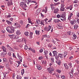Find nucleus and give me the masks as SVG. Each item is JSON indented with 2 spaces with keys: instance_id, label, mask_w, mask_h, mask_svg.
I'll use <instances>...</instances> for the list:
<instances>
[{
  "instance_id": "obj_59",
  "label": "nucleus",
  "mask_w": 79,
  "mask_h": 79,
  "mask_svg": "<svg viewBox=\"0 0 79 79\" xmlns=\"http://www.w3.org/2000/svg\"><path fill=\"white\" fill-rule=\"evenodd\" d=\"M19 39V37H18V36H16L15 39Z\"/></svg>"
},
{
  "instance_id": "obj_21",
  "label": "nucleus",
  "mask_w": 79,
  "mask_h": 79,
  "mask_svg": "<svg viewBox=\"0 0 79 79\" xmlns=\"http://www.w3.org/2000/svg\"><path fill=\"white\" fill-rule=\"evenodd\" d=\"M17 64H16L17 67H18L21 64V62L19 61H17Z\"/></svg>"
},
{
  "instance_id": "obj_13",
  "label": "nucleus",
  "mask_w": 79,
  "mask_h": 79,
  "mask_svg": "<svg viewBox=\"0 0 79 79\" xmlns=\"http://www.w3.org/2000/svg\"><path fill=\"white\" fill-rule=\"evenodd\" d=\"M73 15V13H71L68 16V19L69 20H70L71 19V16Z\"/></svg>"
},
{
  "instance_id": "obj_23",
  "label": "nucleus",
  "mask_w": 79,
  "mask_h": 79,
  "mask_svg": "<svg viewBox=\"0 0 79 79\" xmlns=\"http://www.w3.org/2000/svg\"><path fill=\"white\" fill-rule=\"evenodd\" d=\"M44 20H42L40 21V24L42 26H44Z\"/></svg>"
},
{
  "instance_id": "obj_30",
  "label": "nucleus",
  "mask_w": 79,
  "mask_h": 79,
  "mask_svg": "<svg viewBox=\"0 0 79 79\" xmlns=\"http://www.w3.org/2000/svg\"><path fill=\"white\" fill-rule=\"evenodd\" d=\"M74 27V29H77V28H78V26L77 24H75V25Z\"/></svg>"
},
{
  "instance_id": "obj_64",
  "label": "nucleus",
  "mask_w": 79,
  "mask_h": 79,
  "mask_svg": "<svg viewBox=\"0 0 79 79\" xmlns=\"http://www.w3.org/2000/svg\"><path fill=\"white\" fill-rule=\"evenodd\" d=\"M76 62L77 63L79 64V61L77 60H76Z\"/></svg>"
},
{
  "instance_id": "obj_18",
  "label": "nucleus",
  "mask_w": 79,
  "mask_h": 79,
  "mask_svg": "<svg viewBox=\"0 0 79 79\" xmlns=\"http://www.w3.org/2000/svg\"><path fill=\"white\" fill-rule=\"evenodd\" d=\"M17 56L18 57V59L19 60H23V58H22V57H21V56H19V53H17Z\"/></svg>"
},
{
  "instance_id": "obj_50",
  "label": "nucleus",
  "mask_w": 79,
  "mask_h": 79,
  "mask_svg": "<svg viewBox=\"0 0 79 79\" xmlns=\"http://www.w3.org/2000/svg\"><path fill=\"white\" fill-rule=\"evenodd\" d=\"M43 38H46V37H47V36L46 35H43Z\"/></svg>"
},
{
  "instance_id": "obj_56",
  "label": "nucleus",
  "mask_w": 79,
  "mask_h": 79,
  "mask_svg": "<svg viewBox=\"0 0 79 79\" xmlns=\"http://www.w3.org/2000/svg\"><path fill=\"white\" fill-rule=\"evenodd\" d=\"M8 55H9V56H11V53L10 52H9L8 53Z\"/></svg>"
},
{
  "instance_id": "obj_12",
  "label": "nucleus",
  "mask_w": 79,
  "mask_h": 79,
  "mask_svg": "<svg viewBox=\"0 0 79 79\" xmlns=\"http://www.w3.org/2000/svg\"><path fill=\"white\" fill-rule=\"evenodd\" d=\"M58 11H59V9L58 8H56L55 9H54V13H58Z\"/></svg>"
},
{
  "instance_id": "obj_8",
  "label": "nucleus",
  "mask_w": 79,
  "mask_h": 79,
  "mask_svg": "<svg viewBox=\"0 0 79 79\" xmlns=\"http://www.w3.org/2000/svg\"><path fill=\"white\" fill-rule=\"evenodd\" d=\"M20 6L21 7H24V8H26L27 7V5L25 3L21 2L20 4Z\"/></svg>"
},
{
  "instance_id": "obj_19",
  "label": "nucleus",
  "mask_w": 79,
  "mask_h": 79,
  "mask_svg": "<svg viewBox=\"0 0 79 79\" xmlns=\"http://www.w3.org/2000/svg\"><path fill=\"white\" fill-rule=\"evenodd\" d=\"M32 35H33V33H32V32H30V36H29V38H30V39H32Z\"/></svg>"
},
{
  "instance_id": "obj_36",
  "label": "nucleus",
  "mask_w": 79,
  "mask_h": 79,
  "mask_svg": "<svg viewBox=\"0 0 79 79\" xmlns=\"http://www.w3.org/2000/svg\"><path fill=\"white\" fill-rule=\"evenodd\" d=\"M61 78H62L63 79H66V77H65V76H64V75H61Z\"/></svg>"
},
{
  "instance_id": "obj_47",
  "label": "nucleus",
  "mask_w": 79,
  "mask_h": 79,
  "mask_svg": "<svg viewBox=\"0 0 79 79\" xmlns=\"http://www.w3.org/2000/svg\"><path fill=\"white\" fill-rule=\"evenodd\" d=\"M43 58L44 57L42 56H40L39 58V60H42V59H43Z\"/></svg>"
},
{
  "instance_id": "obj_45",
  "label": "nucleus",
  "mask_w": 79,
  "mask_h": 79,
  "mask_svg": "<svg viewBox=\"0 0 79 79\" xmlns=\"http://www.w3.org/2000/svg\"><path fill=\"white\" fill-rule=\"evenodd\" d=\"M12 39H16V36H15V35H13Z\"/></svg>"
},
{
  "instance_id": "obj_5",
  "label": "nucleus",
  "mask_w": 79,
  "mask_h": 79,
  "mask_svg": "<svg viewBox=\"0 0 79 79\" xmlns=\"http://www.w3.org/2000/svg\"><path fill=\"white\" fill-rule=\"evenodd\" d=\"M47 69L50 74H52L53 73V71H54V68H52V67L49 68H48Z\"/></svg>"
},
{
  "instance_id": "obj_24",
  "label": "nucleus",
  "mask_w": 79,
  "mask_h": 79,
  "mask_svg": "<svg viewBox=\"0 0 79 79\" xmlns=\"http://www.w3.org/2000/svg\"><path fill=\"white\" fill-rule=\"evenodd\" d=\"M22 41L23 42H25V44H26V39L24 38H23L22 40Z\"/></svg>"
},
{
  "instance_id": "obj_6",
  "label": "nucleus",
  "mask_w": 79,
  "mask_h": 79,
  "mask_svg": "<svg viewBox=\"0 0 79 79\" xmlns=\"http://www.w3.org/2000/svg\"><path fill=\"white\" fill-rule=\"evenodd\" d=\"M67 55V52H64V54H59V56L58 57H60V58H63V57L64 56V57H66V56Z\"/></svg>"
},
{
  "instance_id": "obj_52",
  "label": "nucleus",
  "mask_w": 79,
  "mask_h": 79,
  "mask_svg": "<svg viewBox=\"0 0 79 79\" xmlns=\"http://www.w3.org/2000/svg\"><path fill=\"white\" fill-rule=\"evenodd\" d=\"M15 74L13 73V76H12V78L13 79H15Z\"/></svg>"
},
{
  "instance_id": "obj_46",
  "label": "nucleus",
  "mask_w": 79,
  "mask_h": 79,
  "mask_svg": "<svg viewBox=\"0 0 79 79\" xmlns=\"http://www.w3.org/2000/svg\"><path fill=\"white\" fill-rule=\"evenodd\" d=\"M57 17L58 18H61V15H60L58 14L57 15Z\"/></svg>"
},
{
  "instance_id": "obj_20",
  "label": "nucleus",
  "mask_w": 79,
  "mask_h": 79,
  "mask_svg": "<svg viewBox=\"0 0 79 79\" xmlns=\"http://www.w3.org/2000/svg\"><path fill=\"white\" fill-rule=\"evenodd\" d=\"M53 56H57V52L56 51H54L53 52Z\"/></svg>"
},
{
  "instance_id": "obj_48",
  "label": "nucleus",
  "mask_w": 79,
  "mask_h": 79,
  "mask_svg": "<svg viewBox=\"0 0 79 79\" xmlns=\"http://www.w3.org/2000/svg\"><path fill=\"white\" fill-rule=\"evenodd\" d=\"M39 52H40V53H42V52H43V49L42 48H41L40 50H39Z\"/></svg>"
},
{
  "instance_id": "obj_54",
  "label": "nucleus",
  "mask_w": 79,
  "mask_h": 79,
  "mask_svg": "<svg viewBox=\"0 0 79 79\" xmlns=\"http://www.w3.org/2000/svg\"><path fill=\"white\" fill-rule=\"evenodd\" d=\"M10 37L11 39H13V35H10Z\"/></svg>"
},
{
  "instance_id": "obj_4",
  "label": "nucleus",
  "mask_w": 79,
  "mask_h": 79,
  "mask_svg": "<svg viewBox=\"0 0 79 79\" xmlns=\"http://www.w3.org/2000/svg\"><path fill=\"white\" fill-rule=\"evenodd\" d=\"M61 5L62 6L60 8V11H64V0H61Z\"/></svg>"
},
{
  "instance_id": "obj_61",
  "label": "nucleus",
  "mask_w": 79,
  "mask_h": 79,
  "mask_svg": "<svg viewBox=\"0 0 79 79\" xmlns=\"http://www.w3.org/2000/svg\"><path fill=\"white\" fill-rule=\"evenodd\" d=\"M51 8L52 9V10H54L55 9V7H52Z\"/></svg>"
},
{
  "instance_id": "obj_15",
  "label": "nucleus",
  "mask_w": 79,
  "mask_h": 79,
  "mask_svg": "<svg viewBox=\"0 0 79 79\" xmlns=\"http://www.w3.org/2000/svg\"><path fill=\"white\" fill-rule=\"evenodd\" d=\"M56 63H57L58 65H60L61 64V61L60 60H57L56 61Z\"/></svg>"
},
{
  "instance_id": "obj_39",
  "label": "nucleus",
  "mask_w": 79,
  "mask_h": 79,
  "mask_svg": "<svg viewBox=\"0 0 79 79\" xmlns=\"http://www.w3.org/2000/svg\"><path fill=\"white\" fill-rule=\"evenodd\" d=\"M47 9H48V7H46L45 8V13H46L47 12Z\"/></svg>"
},
{
  "instance_id": "obj_16",
  "label": "nucleus",
  "mask_w": 79,
  "mask_h": 79,
  "mask_svg": "<svg viewBox=\"0 0 79 79\" xmlns=\"http://www.w3.org/2000/svg\"><path fill=\"white\" fill-rule=\"evenodd\" d=\"M59 21H60V20L58 19H54V22L55 23H58Z\"/></svg>"
},
{
  "instance_id": "obj_57",
  "label": "nucleus",
  "mask_w": 79,
  "mask_h": 79,
  "mask_svg": "<svg viewBox=\"0 0 79 79\" xmlns=\"http://www.w3.org/2000/svg\"><path fill=\"white\" fill-rule=\"evenodd\" d=\"M68 35H71V32L70 31H69L68 32Z\"/></svg>"
},
{
  "instance_id": "obj_34",
  "label": "nucleus",
  "mask_w": 79,
  "mask_h": 79,
  "mask_svg": "<svg viewBox=\"0 0 79 79\" xmlns=\"http://www.w3.org/2000/svg\"><path fill=\"white\" fill-rule=\"evenodd\" d=\"M6 21L8 24H11V22L8 20H6Z\"/></svg>"
},
{
  "instance_id": "obj_35",
  "label": "nucleus",
  "mask_w": 79,
  "mask_h": 79,
  "mask_svg": "<svg viewBox=\"0 0 79 79\" xmlns=\"http://www.w3.org/2000/svg\"><path fill=\"white\" fill-rule=\"evenodd\" d=\"M44 54L45 55H47V54L48 53V52L47 51H45L44 52Z\"/></svg>"
},
{
  "instance_id": "obj_42",
  "label": "nucleus",
  "mask_w": 79,
  "mask_h": 79,
  "mask_svg": "<svg viewBox=\"0 0 79 79\" xmlns=\"http://www.w3.org/2000/svg\"><path fill=\"white\" fill-rule=\"evenodd\" d=\"M31 51H32L33 53H35V51L34 48H32Z\"/></svg>"
},
{
  "instance_id": "obj_17",
  "label": "nucleus",
  "mask_w": 79,
  "mask_h": 79,
  "mask_svg": "<svg viewBox=\"0 0 79 79\" xmlns=\"http://www.w3.org/2000/svg\"><path fill=\"white\" fill-rule=\"evenodd\" d=\"M40 20H36V21L35 22L36 24H37L38 25H39V24H40Z\"/></svg>"
},
{
  "instance_id": "obj_43",
  "label": "nucleus",
  "mask_w": 79,
  "mask_h": 79,
  "mask_svg": "<svg viewBox=\"0 0 79 79\" xmlns=\"http://www.w3.org/2000/svg\"><path fill=\"white\" fill-rule=\"evenodd\" d=\"M48 19H45V21L46 22V23L47 24V23H48Z\"/></svg>"
},
{
  "instance_id": "obj_49",
  "label": "nucleus",
  "mask_w": 79,
  "mask_h": 79,
  "mask_svg": "<svg viewBox=\"0 0 79 79\" xmlns=\"http://www.w3.org/2000/svg\"><path fill=\"white\" fill-rule=\"evenodd\" d=\"M28 48V47H27V46L25 45V46L24 47V49H25V50H27Z\"/></svg>"
},
{
  "instance_id": "obj_29",
  "label": "nucleus",
  "mask_w": 79,
  "mask_h": 79,
  "mask_svg": "<svg viewBox=\"0 0 79 79\" xmlns=\"http://www.w3.org/2000/svg\"><path fill=\"white\" fill-rule=\"evenodd\" d=\"M28 20L29 23H31V24H33V23H32L31 21V19H30V18H28Z\"/></svg>"
},
{
  "instance_id": "obj_28",
  "label": "nucleus",
  "mask_w": 79,
  "mask_h": 79,
  "mask_svg": "<svg viewBox=\"0 0 79 79\" xmlns=\"http://www.w3.org/2000/svg\"><path fill=\"white\" fill-rule=\"evenodd\" d=\"M64 66L66 69H68V66L66 64H64Z\"/></svg>"
},
{
  "instance_id": "obj_14",
  "label": "nucleus",
  "mask_w": 79,
  "mask_h": 79,
  "mask_svg": "<svg viewBox=\"0 0 79 79\" xmlns=\"http://www.w3.org/2000/svg\"><path fill=\"white\" fill-rule=\"evenodd\" d=\"M16 34L17 35H20L21 34V31L19 30H18L16 32Z\"/></svg>"
},
{
  "instance_id": "obj_53",
  "label": "nucleus",
  "mask_w": 79,
  "mask_h": 79,
  "mask_svg": "<svg viewBox=\"0 0 79 79\" xmlns=\"http://www.w3.org/2000/svg\"><path fill=\"white\" fill-rule=\"evenodd\" d=\"M4 68V66H2V65H0V69H2Z\"/></svg>"
},
{
  "instance_id": "obj_22",
  "label": "nucleus",
  "mask_w": 79,
  "mask_h": 79,
  "mask_svg": "<svg viewBox=\"0 0 79 79\" xmlns=\"http://www.w3.org/2000/svg\"><path fill=\"white\" fill-rule=\"evenodd\" d=\"M27 1L29 3H30V2H31V3H36V2L34 1H32L31 0H27Z\"/></svg>"
},
{
  "instance_id": "obj_31",
  "label": "nucleus",
  "mask_w": 79,
  "mask_h": 79,
  "mask_svg": "<svg viewBox=\"0 0 79 79\" xmlns=\"http://www.w3.org/2000/svg\"><path fill=\"white\" fill-rule=\"evenodd\" d=\"M57 27L59 29H63V26H60V25H58L57 26Z\"/></svg>"
},
{
  "instance_id": "obj_10",
  "label": "nucleus",
  "mask_w": 79,
  "mask_h": 79,
  "mask_svg": "<svg viewBox=\"0 0 79 79\" xmlns=\"http://www.w3.org/2000/svg\"><path fill=\"white\" fill-rule=\"evenodd\" d=\"M70 23L72 25H73L74 24H75V23H76V21L75 20H74V19H73V20H71L70 21Z\"/></svg>"
},
{
  "instance_id": "obj_63",
  "label": "nucleus",
  "mask_w": 79,
  "mask_h": 79,
  "mask_svg": "<svg viewBox=\"0 0 79 79\" xmlns=\"http://www.w3.org/2000/svg\"><path fill=\"white\" fill-rule=\"evenodd\" d=\"M77 16L78 17H79V13H77Z\"/></svg>"
},
{
  "instance_id": "obj_38",
  "label": "nucleus",
  "mask_w": 79,
  "mask_h": 79,
  "mask_svg": "<svg viewBox=\"0 0 79 79\" xmlns=\"http://www.w3.org/2000/svg\"><path fill=\"white\" fill-rule=\"evenodd\" d=\"M19 23L21 24L22 25H23V20H20L19 21Z\"/></svg>"
},
{
  "instance_id": "obj_62",
  "label": "nucleus",
  "mask_w": 79,
  "mask_h": 79,
  "mask_svg": "<svg viewBox=\"0 0 79 79\" xmlns=\"http://www.w3.org/2000/svg\"><path fill=\"white\" fill-rule=\"evenodd\" d=\"M24 78L25 79H29V78L28 77H24Z\"/></svg>"
},
{
  "instance_id": "obj_3",
  "label": "nucleus",
  "mask_w": 79,
  "mask_h": 79,
  "mask_svg": "<svg viewBox=\"0 0 79 79\" xmlns=\"http://www.w3.org/2000/svg\"><path fill=\"white\" fill-rule=\"evenodd\" d=\"M1 48L3 50V52H5V53L3 52L2 53H1V55L2 56L3 55H5L6 54V48L4 46H2L1 47Z\"/></svg>"
},
{
  "instance_id": "obj_32",
  "label": "nucleus",
  "mask_w": 79,
  "mask_h": 79,
  "mask_svg": "<svg viewBox=\"0 0 79 79\" xmlns=\"http://www.w3.org/2000/svg\"><path fill=\"white\" fill-rule=\"evenodd\" d=\"M39 32H40V31L36 30L35 33L36 34H37V35H39L40 34Z\"/></svg>"
},
{
  "instance_id": "obj_9",
  "label": "nucleus",
  "mask_w": 79,
  "mask_h": 79,
  "mask_svg": "<svg viewBox=\"0 0 79 79\" xmlns=\"http://www.w3.org/2000/svg\"><path fill=\"white\" fill-rule=\"evenodd\" d=\"M12 5H13V2H12V0L10 1L7 3V5L8 6H10Z\"/></svg>"
},
{
  "instance_id": "obj_25",
  "label": "nucleus",
  "mask_w": 79,
  "mask_h": 79,
  "mask_svg": "<svg viewBox=\"0 0 79 79\" xmlns=\"http://www.w3.org/2000/svg\"><path fill=\"white\" fill-rule=\"evenodd\" d=\"M24 34L25 35L27 36V37H28V36H29V32L28 31L25 32Z\"/></svg>"
},
{
  "instance_id": "obj_2",
  "label": "nucleus",
  "mask_w": 79,
  "mask_h": 79,
  "mask_svg": "<svg viewBox=\"0 0 79 79\" xmlns=\"http://www.w3.org/2000/svg\"><path fill=\"white\" fill-rule=\"evenodd\" d=\"M61 18H62L63 19H60L62 21H63L66 20V12H64L62 13L61 15H60Z\"/></svg>"
},
{
  "instance_id": "obj_55",
  "label": "nucleus",
  "mask_w": 79,
  "mask_h": 79,
  "mask_svg": "<svg viewBox=\"0 0 79 79\" xmlns=\"http://www.w3.org/2000/svg\"><path fill=\"white\" fill-rule=\"evenodd\" d=\"M9 20L10 21H13V18H10L9 19Z\"/></svg>"
},
{
  "instance_id": "obj_26",
  "label": "nucleus",
  "mask_w": 79,
  "mask_h": 79,
  "mask_svg": "<svg viewBox=\"0 0 79 79\" xmlns=\"http://www.w3.org/2000/svg\"><path fill=\"white\" fill-rule=\"evenodd\" d=\"M7 48H8L10 50H13V49L12 48H11V47H10V46L8 45V44H7Z\"/></svg>"
},
{
  "instance_id": "obj_33",
  "label": "nucleus",
  "mask_w": 79,
  "mask_h": 79,
  "mask_svg": "<svg viewBox=\"0 0 79 79\" xmlns=\"http://www.w3.org/2000/svg\"><path fill=\"white\" fill-rule=\"evenodd\" d=\"M41 62L43 64H45L46 63V61L44 60H42Z\"/></svg>"
},
{
  "instance_id": "obj_41",
  "label": "nucleus",
  "mask_w": 79,
  "mask_h": 79,
  "mask_svg": "<svg viewBox=\"0 0 79 79\" xmlns=\"http://www.w3.org/2000/svg\"><path fill=\"white\" fill-rule=\"evenodd\" d=\"M21 73H22V74H24V69H23L22 70Z\"/></svg>"
},
{
  "instance_id": "obj_37",
  "label": "nucleus",
  "mask_w": 79,
  "mask_h": 79,
  "mask_svg": "<svg viewBox=\"0 0 79 79\" xmlns=\"http://www.w3.org/2000/svg\"><path fill=\"white\" fill-rule=\"evenodd\" d=\"M17 79H21V77L18 75L17 77Z\"/></svg>"
},
{
  "instance_id": "obj_40",
  "label": "nucleus",
  "mask_w": 79,
  "mask_h": 79,
  "mask_svg": "<svg viewBox=\"0 0 79 79\" xmlns=\"http://www.w3.org/2000/svg\"><path fill=\"white\" fill-rule=\"evenodd\" d=\"M56 71L59 73H61V70H60L56 69Z\"/></svg>"
},
{
  "instance_id": "obj_11",
  "label": "nucleus",
  "mask_w": 79,
  "mask_h": 79,
  "mask_svg": "<svg viewBox=\"0 0 79 79\" xmlns=\"http://www.w3.org/2000/svg\"><path fill=\"white\" fill-rule=\"evenodd\" d=\"M36 66L38 70H41L42 69V67L41 66L39 65H36Z\"/></svg>"
},
{
  "instance_id": "obj_51",
  "label": "nucleus",
  "mask_w": 79,
  "mask_h": 79,
  "mask_svg": "<svg viewBox=\"0 0 79 79\" xmlns=\"http://www.w3.org/2000/svg\"><path fill=\"white\" fill-rule=\"evenodd\" d=\"M54 5H54L53 4H50V6H51V8H52V7H54Z\"/></svg>"
},
{
  "instance_id": "obj_1",
  "label": "nucleus",
  "mask_w": 79,
  "mask_h": 79,
  "mask_svg": "<svg viewBox=\"0 0 79 79\" xmlns=\"http://www.w3.org/2000/svg\"><path fill=\"white\" fill-rule=\"evenodd\" d=\"M6 30L9 33H13L15 32V29L13 27H8V28H6Z\"/></svg>"
},
{
  "instance_id": "obj_7",
  "label": "nucleus",
  "mask_w": 79,
  "mask_h": 79,
  "mask_svg": "<svg viewBox=\"0 0 79 79\" xmlns=\"http://www.w3.org/2000/svg\"><path fill=\"white\" fill-rule=\"evenodd\" d=\"M52 29V26L49 25L48 26V27H45L44 30L48 32V31H50V30Z\"/></svg>"
},
{
  "instance_id": "obj_58",
  "label": "nucleus",
  "mask_w": 79,
  "mask_h": 79,
  "mask_svg": "<svg viewBox=\"0 0 79 79\" xmlns=\"http://www.w3.org/2000/svg\"><path fill=\"white\" fill-rule=\"evenodd\" d=\"M49 55L50 56H53L52 55V54L51 52H50L49 53Z\"/></svg>"
},
{
  "instance_id": "obj_44",
  "label": "nucleus",
  "mask_w": 79,
  "mask_h": 79,
  "mask_svg": "<svg viewBox=\"0 0 79 79\" xmlns=\"http://www.w3.org/2000/svg\"><path fill=\"white\" fill-rule=\"evenodd\" d=\"M13 56L14 58H16V56L15 54V53H13Z\"/></svg>"
},
{
  "instance_id": "obj_60",
  "label": "nucleus",
  "mask_w": 79,
  "mask_h": 79,
  "mask_svg": "<svg viewBox=\"0 0 79 79\" xmlns=\"http://www.w3.org/2000/svg\"><path fill=\"white\" fill-rule=\"evenodd\" d=\"M77 21L78 23V24H79V19H77Z\"/></svg>"
},
{
  "instance_id": "obj_27",
  "label": "nucleus",
  "mask_w": 79,
  "mask_h": 79,
  "mask_svg": "<svg viewBox=\"0 0 79 79\" xmlns=\"http://www.w3.org/2000/svg\"><path fill=\"white\" fill-rule=\"evenodd\" d=\"M76 37H77V36H76V35L75 34H73V37H72L73 39L74 40L76 39Z\"/></svg>"
}]
</instances>
